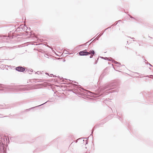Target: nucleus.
I'll return each instance as SVG.
<instances>
[{"instance_id":"412c9836","label":"nucleus","mask_w":153,"mask_h":153,"mask_svg":"<svg viewBox=\"0 0 153 153\" xmlns=\"http://www.w3.org/2000/svg\"><path fill=\"white\" fill-rule=\"evenodd\" d=\"M149 64L150 65H151V66H152V65H151V64Z\"/></svg>"},{"instance_id":"0eeeda50","label":"nucleus","mask_w":153,"mask_h":153,"mask_svg":"<svg viewBox=\"0 0 153 153\" xmlns=\"http://www.w3.org/2000/svg\"><path fill=\"white\" fill-rule=\"evenodd\" d=\"M46 102H45V103H43V104H41V105H40L37 106H36V107H39V106H41V105H43L44 104H45V103ZM35 107H33V108H35Z\"/></svg>"},{"instance_id":"6ab92c4d","label":"nucleus","mask_w":153,"mask_h":153,"mask_svg":"<svg viewBox=\"0 0 153 153\" xmlns=\"http://www.w3.org/2000/svg\"><path fill=\"white\" fill-rule=\"evenodd\" d=\"M96 63H97V61H96V63H95V64H96Z\"/></svg>"},{"instance_id":"f257e3e1","label":"nucleus","mask_w":153,"mask_h":153,"mask_svg":"<svg viewBox=\"0 0 153 153\" xmlns=\"http://www.w3.org/2000/svg\"><path fill=\"white\" fill-rule=\"evenodd\" d=\"M86 50H84L83 51H80L79 53V55L80 56H87L88 55V52L86 51Z\"/></svg>"},{"instance_id":"6e6552de","label":"nucleus","mask_w":153,"mask_h":153,"mask_svg":"<svg viewBox=\"0 0 153 153\" xmlns=\"http://www.w3.org/2000/svg\"><path fill=\"white\" fill-rule=\"evenodd\" d=\"M93 55H93V54H91L90 56V58H92Z\"/></svg>"},{"instance_id":"9d476101","label":"nucleus","mask_w":153,"mask_h":153,"mask_svg":"<svg viewBox=\"0 0 153 153\" xmlns=\"http://www.w3.org/2000/svg\"><path fill=\"white\" fill-rule=\"evenodd\" d=\"M119 21H118V22H117V23H115V25H117V23H118Z\"/></svg>"},{"instance_id":"aec40b11","label":"nucleus","mask_w":153,"mask_h":153,"mask_svg":"<svg viewBox=\"0 0 153 153\" xmlns=\"http://www.w3.org/2000/svg\"><path fill=\"white\" fill-rule=\"evenodd\" d=\"M96 63H97V61H96V63H95V64H96Z\"/></svg>"},{"instance_id":"7ed1b4c3","label":"nucleus","mask_w":153,"mask_h":153,"mask_svg":"<svg viewBox=\"0 0 153 153\" xmlns=\"http://www.w3.org/2000/svg\"><path fill=\"white\" fill-rule=\"evenodd\" d=\"M88 55L89 54H93V55H94V53H95V52H94V51L93 50H90L89 52H88Z\"/></svg>"},{"instance_id":"20e7f679","label":"nucleus","mask_w":153,"mask_h":153,"mask_svg":"<svg viewBox=\"0 0 153 153\" xmlns=\"http://www.w3.org/2000/svg\"><path fill=\"white\" fill-rule=\"evenodd\" d=\"M33 71L32 69H28L25 71V72L28 73L29 74H31V73Z\"/></svg>"},{"instance_id":"1a4fd4ad","label":"nucleus","mask_w":153,"mask_h":153,"mask_svg":"<svg viewBox=\"0 0 153 153\" xmlns=\"http://www.w3.org/2000/svg\"><path fill=\"white\" fill-rule=\"evenodd\" d=\"M72 82L75 83H77V84L78 83H77V82H75V81H72Z\"/></svg>"},{"instance_id":"9b49d317","label":"nucleus","mask_w":153,"mask_h":153,"mask_svg":"<svg viewBox=\"0 0 153 153\" xmlns=\"http://www.w3.org/2000/svg\"><path fill=\"white\" fill-rule=\"evenodd\" d=\"M119 21H118V22H117V23H115V25H117V23H118Z\"/></svg>"},{"instance_id":"4468645a","label":"nucleus","mask_w":153,"mask_h":153,"mask_svg":"<svg viewBox=\"0 0 153 153\" xmlns=\"http://www.w3.org/2000/svg\"><path fill=\"white\" fill-rule=\"evenodd\" d=\"M115 63H118V62H115Z\"/></svg>"},{"instance_id":"ddd939ff","label":"nucleus","mask_w":153,"mask_h":153,"mask_svg":"<svg viewBox=\"0 0 153 153\" xmlns=\"http://www.w3.org/2000/svg\"><path fill=\"white\" fill-rule=\"evenodd\" d=\"M51 76H52V75L53 76V74H51Z\"/></svg>"},{"instance_id":"f3484780","label":"nucleus","mask_w":153,"mask_h":153,"mask_svg":"<svg viewBox=\"0 0 153 153\" xmlns=\"http://www.w3.org/2000/svg\"><path fill=\"white\" fill-rule=\"evenodd\" d=\"M131 39H134V38H131Z\"/></svg>"},{"instance_id":"f8f14e48","label":"nucleus","mask_w":153,"mask_h":153,"mask_svg":"<svg viewBox=\"0 0 153 153\" xmlns=\"http://www.w3.org/2000/svg\"><path fill=\"white\" fill-rule=\"evenodd\" d=\"M45 74H46V75H48V74H48V73H45Z\"/></svg>"},{"instance_id":"2eb2a0df","label":"nucleus","mask_w":153,"mask_h":153,"mask_svg":"<svg viewBox=\"0 0 153 153\" xmlns=\"http://www.w3.org/2000/svg\"><path fill=\"white\" fill-rule=\"evenodd\" d=\"M86 144H87V140H86Z\"/></svg>"},{"instance_id":"39448f33","label":"nucleus","mask_w":153,"mask_h":153,"mask_svg":"<svg viewBox=\"0 0 153 153\" xmlns=\"http://www.w3.org/2000/svg\"><path fill=\"white\" fill-rule=\"evenodd\" d=\"M42 74V72L41 71H38L37 72H36V74Z\"/></svg>"},{"instance_id":"dca6fc26","label":"nucleus","mask_w":153,"mask_h":153,"mask_svg":"<svg viewBox=\"0 0 153 153\" xmlns=\"http://www.w3.org/2000/svg\"><path fill=\"white\" fill-rule=\"evenodd\" d=\"M130 17L131 18H133V17L131 16H130Z\"/></svg>"},{"instance_id":"423d86ee","label":"nucleus","mask_w":153,"mask_h":153,"mask_svg":"<svg viewBox=\"0 0 153 153\" xmlns=\"http://www.w3.org/2000/svg\"><path fill=\"white\" fill-rule=\"evenodd\" d=\"M107 59L108 60H110V61H111V60L112 59L111 58H110V59H109L108 58H107V57H106L105 58V59Z\"/></svg>"},{"instance_id":"a211bd4d","label":"nucleus","mask_w":153,"mask_h":153,"mask_svg":"<svg viewBox=\"0 0 153 153\" xmlns=\"http://www.w3.org/2000/svg\"><path fill=\"white\" fill-rule=\"evenodd\" d=\"M96 63H97V61H96V63H95V64H96Z\"/></svg>"},{"instance_id":"f03ea898","label":"nucleus","mask_w":153,"mask_h":153,"mask_svg":"<svg viewBox=\"0 0 153 153\" xmlns=\"http://www.w3.org/2000/svg\"><path fill=\"white\" fill-rule=\"evenodd\" d=\"M16 70L19 71L23 72L25 70L24 68L21 67H17L16 68Z\"/></svg>"}]
</instances>
